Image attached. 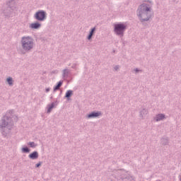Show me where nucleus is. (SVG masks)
Listing matches in <instances>:
<instances>
[{
  "mask_svg": "<svg viewBox=\"0 0 181 181\" xmlns=\"http://www.w3.org/2000/svg\"><path fill=\"white\" fill-rule=\"evenodd\" d=\"M49 91H50V88H46V93H49Z\"/></svg>",
  "mask_w": 181,
  "mask_h": 181,
  "instance_id": "nucleus-28",
  "label": "nucleus"
},
{
  "mask_svg": "<svg viewBox=\"0 0 181 181\" xmlns=\"http://www.w3.org/2000/svg\"><path fill=\"white\" fill-rule=\"evenodd\" d=\"M76 66H77V64H73L71 66V69H76Z\"/></svg>",
  "mask_w": 181,
  "mask_h": 181,
  "instance_id": "nucleus-26",
  "label": "nucleus"
},
{
  "mask_svg": "<svg viewBox=\"0 0 181 181\" xmlns=\"http://www.w3.org/2000/svg\"><path fill=\"white\" fill-rule=\"evenodd\" d=\"M127 30V25L123 23H117L114 24V32L117 36H119V37H124V33Z\"/></svg>",
  "mask_w": 181,
  "mask_h": 181,
  "instance_id": "nucleus-4",
  "label": "nucleus"
},
{
  "mask_svg": "<svg viewBox=\"0 0 181 181\" xmlns=\"http://www.w3.org/2000/svg\"><path fill=\"white\" fill-rule=\"evenodd\" d=\"M30 29H40L42 28V24L39 22H35L30 24Z\"/></svg>",
  "mask_w": 181,
  "mask_h": 181,
  "instance_id": "nucleus-9",
  "label": "nucleus"
},
{
  "mask_svg": "<svg viewBox=\"0 0 181 181\" xmlns=\"http://www.w3.org/2000/svg\"><path fill=\"white\" fill-rule=\"evenodd\" d=\"M146 115H148V110L143 108L142 110L139 112V117L141 119H145Z\"/></svg>",
  "mask_w": 181,
  "mask_h": 181,
  "instance_id": "nucleus-11",
  "label": "nucleus"
},
{
  "mask_svg": "<svg viewBox=\"0 0 181 181\" xmlns=\"http://www.w3.org/2000/svg\"><path fill=\"white\" fill-rule=\"evenodd\" d=\"M62 86H63V81H60L57 83V86L54 88V91H57V90H60Z\"/></svg>",
  "mask_w": 181,
  "mask_h": 181,
  "instance_id": "nucleus-15",
  "label": "nucleus"
},
{
  "mask_svg": "<svg viewBox=\"0 0 181 181\" xmlns=\"http://www.w3.org/2000/svg\"><path fill=\"white\" fill-rule=\"evenodd\" d=\"M57 73H59V71L57 70H54L51 71V74H57Z\"/></svg>",
  "mask_w": 181,
  "mask_h": 181,
  "instance_id": "nucleus-24",
  "label": "nucleus"
},
{
  "mask_svg": "<svg viewBox=\"0 0 181 181\" xmlns=\"http://www.w3.org/2000/svg\"><path fill=\"white\" fill-rule=\"evenodd\" d=\"M56 105H56L54 102H53L51 105H48L47 114H50L52 112V110H53V108H54Z\"/></svg>",
  "mask_w": 181,
  "mask_h": 181,
  "instance_id": "nucleus-14",
  "label": "nucleus"
},
{
  "mask_svg": "<svg viewBox=\"0 0 181 181\" xmlns=\"http://www.w3.org/2000/svg\"><path fill=\"white\" fill-rule=\"evenodd\" d=\"M101 115H103V113L100 111H93L87 115V118H97L98 117H101Z\"/></svg>",
  "mask_w": 181,
  "mask_h": 181,
  "instance_id": "nucleus-7",
  "label": "nucleus"
},
{
  "mask_svg": "<svg viewBox=\"0 0 181 181\" xmlns=\"http://www.w3.org/2000/svg\"><path fill=\"white\" fill-rule=\"evenodd\" d=\"M161 144L165 146V145H169V139L168 138H163L161 139Z\"/></svg>",
  "mask_w": 181,
  "mask_h": 181,
  "instance_id": "nucleus-17",
  "label": "nucleus"
},
{
  "mask_svg": "<svg viewBox=\"0 0 181 181\" xmlns=\"http://www.w3.org/2000/svg\"><path fill=\"white\" fill-rule=\"evenodd\" d=\"M6 81L10 87H12V86H13V78L12 77L9 76L8 78H7Z\"/></svg>",
  "mask_w": 181,
  "mask_h": 181,
  "instance_id": "nucleus-16",
  "label": "nucleus"
},
{
  "mask_svg": "<svg viewBox=\"0 0 181 181\" xmlns=\"http://www.w3.org/2000/svg\"><path fill=\"white\" fill-rule=\"evenodd\" d=\"M69 74H70V69H64L62 71V78L63 80H66L67 77H69Z\"/></svg>",
  "mask_w": 181,
  "mask_h": 181,
  "instance_id": "nucleus-12",
  "label": "nucleus"
},
{
  "mask_svg": "<svg viewBox=\"0 0 181 181\" xmlns=\"http://www.w3.org/2000/svg\"><path fill=\"white\" fill-rule=\"evenodd\" d=\"M136 16L141 24L145 25L146 22H149L153 16L152 8L149 6V4L143 3L139 5L136 10Z\"/></svg>",
  "mask_w": 181,
  "mask_h": 181,
  "instance_id": "nucleus-1",
  "label": "nucleus"
},
{
  "mask_svg": "<svg viewBox=\"0 0 181 181\" xmlns=\"http://www.w3.org/2000/svg\"><path fill=\"white\" fill-rule=\"evenodd\" d=\"M34 19L38 22H44L47 19V13L45 10H38L34 14Z\"/></svg>",
  "mask_w": 181,
  "mask_h": 181,
  "instance_id": "nucleus-5",
  "label": "nucleus"
},
{
  "mask_svg": "<svg viewBox=\"0 0 181 181\" xmlns=\"http://www.w3.org/2000/svg\"><path fill=\"white\" fill-rule=\"evenodd\" d=\"M40 166H42V162L41 161H40L39 163H37L35 165V168H40Z\"/></svg>",
  "mask_w": 181,
  "mask_h": 181,
  "instance_id": "nucleus-22",
  "label": "nucleus"
},
{
  "mask_svg": "<svg viewBox=\"0 0 181 181\" xmlns=\"http://www.w3.org/2000/svg\"><path fill=\"white\" fill-rule=\"evenodd\" d=\"M28 146H30V148H36V146H37V144H36L35 142L33 141H30L28 143Z\"/></svg>",
  "mask_w": 181,
  "mask_h": 181,
  "instance_id": "nucleus-21",
  "label": "nucleus"
},
{
  "mask_svg": "<svg viewBox=\"0 0 181 181\" xmlns=\"http://www.w3.org/2000/svg\"><path fill=\"white\" fill-rule=\"evenodd\" d=\"M154 119L156 121V122H159V121H163V119H166V116L165 114L160 113L156 115Z\"/></svg>",
  "mask_w": 181,
  "mask_h": 181,
  "instance_id": "nucleus-8",
  "label": "nucleus"
},
{
  "mask_svg": "<svg viewBox=\"0 0 181 181\" xmlns=\"http://www.w3.org/2000/svg\"><path fill=\"white\" fill-rule=\"evenodd\" d=\"M10 4H15V0H11L8 3V6H9L8 8V11H11V9L12 11H13V6H12Z\"/></svg>",
  "mask_w": 181,
  "mask_h": 181,
  "instance_id": "nucleus-19",
  "label": "nucleus"
},
{
  "mask_svg": "<svg viewBox=\"0 0 181 181\" xmlns=\"http://www.w3.org/2000/svg\"><path fill=\"white\" fill-rule=\"evenodd\" d=\"M11 15H12V12H10L8 14H7V16H11Z\"/></svg>",
  "mask_w": 181,
  "mask_h": 181,
  "instance_id": "nucleus-29",
  "label": "nucleus"
},
{
  "mask_svg": "<svg viewBox=\"0 0 181 181\" xmlns=\"http://www.w3.org/2000/svg\"><path fill=\"white\" fill-rule=\"evenodd\" d=\"M21 49H18L20 54H26L30 53L35 49V40L30 36H23L21 40Z\"/></svg>",
  "mask_w": 181,
  "mask_h": 181,
  "instance_id": "nucleus-3",
  "label": "nucleus"
},
{
  "mask_svg": "<svg viewBox=\"0 0 181 181\" xmlns=\"http://www.w3.org/2000/svg\"><path fill=\"white\" fill-rule=\"evenodd\" d=\"M7 114H13V110H8Z\"/></svg>",
  "mask_w": 181,
  "mask_h": 181,
  "instance_id": "nucleus-27",
  "label": "nucleus"
},
{
  "mask_svg": "<svg viewBox=\"0 0 181 181\" xmlns=\"http://www.w3.org/2000/svg\"><path fill=\"white\" fill-rule=\"evenodd\" d=\"M13 128V120L9 115H4L0 121V131L4 138L11 136V131Z\"/></svg>",
  "mask_w": 181,
  "mask_h": 181,
  "instance_id": "nucleus-2",
  "label": "nucleus"
},
{
  "mask_svg": "<svg viewBox=\"0 0 181 181\" xmlns=\"http://www.w3.org/2000/svg\"><path fill=\"white\" fill-rule=\"evenodd\" d=\"M28 158L33 160H35L39 158V153L37 151H33L29 154Z\"/></svg>",
  "mask_w": 181,
  "mask_h": 181,
  "instance_id": "nucleus-10",
  "label": "nucleus"
},
{
  "mask_svg": "<svg viewBox=\"0 0 181 181\" xmlns=\"http://www.w3.org/2000/svg\"><path fill=\"white\" fill-rule=\"evenodd\" d=\"M114 69L115 70V71H118V70H119V65H116L114 67Z\"/></svg>",
  "mask_w": 181,
  "mask_h": 181,
  "instance_id": "nucleus-23",
  "label": "nucleus"
},
{
  "mask_svg": "<svg viewBox=\"0 0 181 181\" xmlns=\"http://www.w3.org/2000/svg\"><path fill=\"white\" fill-rule=\"evenodd\" d=\"M21 151L23 153H29V152H30V150L28 147H23Z\"/></svg>",
  "mask_w": 181,
  "mask_h": 181,
  "instance_id": "nucleus-20",
  "label": "nucleus"
},
{
  "mask_svg": "<svg viewBox=\"0 0 181 181\" xmlns=\"http://www.w3.org/2000/svg\"><path fill=\"white\" fill-rule=\"evenodd\" d=\"M134 71H135L136 73H139V71H142V70H139L138 68H136V69H134Z\"/></svg>",
  "mask_w": 181,
  "mask_h": 181,
  "instance_id": "nucleus-25",
  "label": "nucleus"
},
{
  "mask_svg": "<svg viewBox=\"0 0 181 181\" xmlns=\"http://www.w3.org/2000/svg\"><path fill=\"white\" fill-rule=\"evenodd\" d=\"M123 173L124 171H122V170H119L117 171V174L118 175L119 177L122 179V181H135V180L132 177L127 176L126 177H124V176H122Z\"/></svg>",
  "mask_w": 181,
  "mask_h": 181,
  "instance_id": "nucleus-6",
  "label": "nucleus"
},
{
  "mask_svg": "<svg viewBox=\"0 0 181 181\" xmlns=\"http://www.w3.org/2000/svg\"><path fill=\"white\" fill-rule=\"evenodd\" d=\"M96 28L94 27L90 29V31L89 32V35L87 37L88 40H91L93 39V36H94V33H95Z\"/></svg>",
  "mask_w": 181,
  "mask_h": 181,
  "instance_id": "nucleus-13",
  "label": "nucleus"
},
{
  "mask_svg": "<svg viewBox=\"0 0 181 181\" xmlns=\"http://www.w3.org/2000/svg\"><path fill=\"white\" fill-rule=\"evenodd\" d=\"M73 95V90H69L66 91L65 98H70Z\"/></svg>",
  "mask_w": 181,
  "mask_h": 181,
  "instance_id": "nucleus-18",
  "label": "nucleus"
}]
</instances>
